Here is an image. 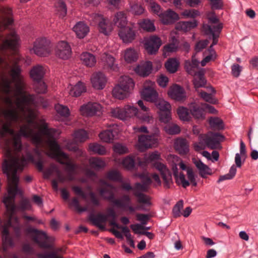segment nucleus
<instances>
[{"label": "nucleus", "instance_id": "1", "mask_svg": "<svg viewBox=\"0 0 258 258\" xmlns=\"http://www.w3.org/2000/svg\"><path fill=\"white\" fill-rule=\"evenodd\" d=\"M21 73V68L18 64H13L11 68L10 74L15 85L13 95L15 99L13 102L10 97H7L5 101L10 108L0 111V142L1 146L4 151L5 159L4 161H7L10 164L16 161L15 167L17 174L18 171H22L27 161L34 163L39 171H42L43 169L42 152L38 147L33 150L37 156V161L35 160L28 149L22 158L13 156V149L18 152L22 149L21 137L30 138L34 144L41 146L44 143V136L46 138V144L49 147L46 135L41 133L42 141L39 144H35L31 136H25L21 133L23 128L26 132L31 131L34 133L41 132L43 124L47 125L43 120H41L40 125L35 121L36 112L32 108V105L36 104L35 97L25 91L23 76Z\"/></svg>", "mask_w": 258, "mask_h": 258}, {"label": "nucleus", "instance_id": "2", "mask_svg": "<svg viewBox=\"0 0 258 258\" xmlns=\"http://www.w3.org/2000/svg\"><path fill=\"white\" fill-rule=\"evenodd\" d=\"M21 133L25 136H31L33 142L35 144L41 142V133L46 135L48 138L49 150L46 151L45 154L49 157L57 160L60 163L66 165V170L68 173V179L70 181L74 179V172L77 165L72 163L68 155L60 150V146L56 141V137L59 134L57 130L48 128L45 124H43L41 132L34 133L32 131L30 132H26L23 128Z\"/></svg>", "mask_w": 258, "mask_h": 258}, {"label": "nucleus", "instance_id": "3", "mask_svg": "<svg viewBox=\"0 0 258 258\" xmlns=\"http://www.w3.org/2000/svg\"><path fill=\"white\" fill-rule=\"evenodd\" d=\"M15 164L16 161H13L10 164L7 161H4L2 164V171L7 176L8 184V195L4 197L3 202L7 209L10 208V215H13L16 209L14 204L15 196L20 192L18 187L19 177L16 174Z\"/></svg>", "mask_w": 258, "mask_h": 258}, {"label": "nucleus", "instance_id": "4", "mask_svg": "<svg viewBox=\"0 0 258 258\" xmlns=\"http://www.w3.org/2000/svg\"><path fill=\"white\" fill-rule=\"evenodd\" d=\"M11 226L13 227L15 235L17 237H20L21 235V226L18 218L17 217H14L13 215H10L9 219L3 226L2 235L4 251L7 250V246L13 247L14 246L13 239L9 236L8 229Z\"/></svg>", "mask_w": 258, "mask_h": 258}, {"label": "nucleus", "instance_id": "5", "mask_svg": "<svg viewBox=\"0 0 258 258\" xmlns=\"http://www.w3.org/2000/svg\"><path fill=\"white\" fill-rule=\"evenodd\" d=\"M100 183L105 185V187L101 188L99 190L100 196L104 200L110 202L117 207L125 206L127 204H128L130 201L128 196H123L120 199H115L114 194L115 187L103 179L100 180Z\"/></svg>", "mask_w": 258, "mask_h": 258}, {"label": "nucleus", "instance_id": "6", "mask_svg": "<svg viewBox=\"0 0 258 258\" xmlns=\"http://www.w3.org/2000/svg\"><path fill=\"white\" fill-rule=\"evenodd\" d=\"M26 232L29 234L33 241L36 243L40 247L45 249L52 248V245L49 242L50 238L46 233L42 231H39L33 227H28L26 229Z\"/></svg>", "mask_w": 258, "mask_h": 258}, {"label": "nucleus", "instance_id": "7", "mask_svg": "<svg viewBox=\"0 0 258 258\" xmlns=\"http://www.w3.org/2000/svg\"><path fill=\"white\" fill-rule=\"evenodd\" d=\"M52 50L50 41L45 37L38 38L34 42L33 47L31 50L38 56H48Z\"/></svg>", "mask_w": 258, "mask_h": 258}, {"label": "nucleus", "instance_id": "8", "mask_svg": "<svg viewBox=\"0 0 258 258\" xmlns=\"http://www.w3.org/2000/svg\"><path fill=\"white\" fill-rule=\"evenodd\" d=\"M173 173L175 179L176 183L178 185H181L184 188L188 186L190 183L194 186L197 185L195 174L192 168H188L186 174L188 180L185 179V175L182 172L178 173V169L175 166L173 168Z\"/></svg>", "mask_w": 258, "mask_h": 258}, {"label": "nucleus", "instance_id": "9", "mask_svg": "<svg viewBox=\"0 0 258 258\" xmlns=\"http://www.w3.org/2000/svg\"><path fill=\"white\" fill-rule=\"evenodd\" d=\"M112 115L121 120H126L127 118L132 117L138 114V109L131 105H126L123 108L116 107L111 109Z\"/></svg>", "mask_w": 258, "mask_h": 258}, {"label": "nucleus", "instance_id": "10", "mask_svg": "<svg viewBox=\"0 0 258 258\" xmlns=\"http://www.w3.org/2000/svg\"><path fill=\"white\" fill-rule=\"evenodd\" d=\"M224 137L219 133H209L207 135H200L199 139L201 142H204L208 148L215 149L217 148Z\"/></svg>", "mask_w": 258, "mask_h": 258}, {"label": "nucleus", "instance_id": "11", "mask_svg": "<svg viewBox=\"0 0 258 258\" xmlns=\"http://www.w3.org/2000/svg\"><path fill=\"white\" fill-rule=\"evenodd\" d=\"M157 143L158 139L155 135H141L139 137L137 148L139 151L143 152L157 145Z\"/></svg>", "mask_w": 258, "mask_h": 258}, {"label": "nucleus", "instance_id": "12", "mask_svg": "<svg viewBox=\"0 0 258 258\" xmlns=\"http://www.w3.org/2000/svg\"><path fill=\"white\" fill-rule=\"evenodd\" d=\"M144 41L146 50L151 55L155 54L162 44L161 39L156 35L145 38Z\"/></svg>", "mask_w": 258, "mask_h": 258}, {"label": "nucleus", "instance_id": "13", "mask_svg": "<svg viewBox=\"0 0 258 258\" xmlns=\"http://www.w3.org/2000/svg\"><path fill=\"white\" fill-rule=\"evenodd\" d=\"M72 50L69 44L64 41L58 43L56 50V55L62 59H68L71 55Z\"/></svg>", "mask_w": 258, "mask_h": 258}, {"label": "nucleus", "instance_id": "14", "mask_svg": "<svg viewBox=\"0 0 258 258\" xmlns=\"http://www.w3.org/2000/svg\"><path fill=\"white\" fill-rule=\"evenodd\" d=\"M102 109L100 104L96 102H88L82 105L80 111L82 115L85 116H93L100 112Z\"/></svg>", "mask_w": 258, "mask_h": 258}, {"label": "nucleus", "instance_id": "15", "mask_svg": "<svg viewBox=\"0 0 258 258\" xmlns=\"http://www.w3.org/2000/svg\"><path fill=\"white\" fill-rule=\"evenodd\" d=\"M118 35L123 43H130L135 39L136 33L133 27L127 26L119 30Z\"/></svg>", "mask_w": 258, "mask_h": 258}, {"label": "nucleus", "instance_id": "16", "mask_svg": "<svg viewBox=\"0 0 258 258\" xmlns=\"http://www.w3.org/2000/svg\"><path fill=\"white\" fill-rule=\"evenodd\" d=\"M168 94L171 98L178 101H183L186 98V93L183 88L177 84L170 87Z\"/></svg>", "mask_w": 258, "mask_h": 258}, {"label": "nucleus", "instance_id": "17", "mask_svg": "<svg viewBox=\"0 0 258 258\" xmlns=\"http://www.w3.org/2000/svg\"><path fill=\"white\" fill-rule=\"evenodd\" d=\"M91 82L95 89L101 90L104 88L107 79L104 74L97 72L92 75L91 78Z\"/></svg>", "mask_w": 258, "mask_h": 258}, {"label": "nucleus", "instance_id": "18", "mask_svg": "<svg viewBox=\"0 0 258 258\" xmlns=\"http://www.w3.org/2000/svg\"><path fill=\"white\" fill-rule=\"evenodd\" d=\"M192 161L198 169L200 175L202 178H207L208 175L212 174V169L208 165L202 162L200 159L193 158Z\"/></svg>", "mask_w": 258, "mask_h": 258}, {"label": "nucleus", "instance_id": "19", "mask_svg": "<svg viewBox=\"0 0 258 258\" xmlns=\"http://www.w3.org/2000/svg\"><path fill=\"white\" fill-rule=\"evenodd\" d=\"M160 18L164 24H171L177 21L179 19V17L174 11L168 10L160 14Z\"/></svg>", "mask_w": 258, "mask_h": 258}, {"label": "nucleus", "instance_id": "20", "mask_svg": "<svg viewBox=\"0 0 258 258\" xmlns=\"http://www.w3.org/2000/svg\"><path fill=\"white\" fill-rule=\"evenodd\" d=\"M152 69V62L148 61L138 64L134 69L136 74L142 77H146L151 72Z\"/></svg>", "mask_w": 258, "mask_h": 258}, {"label": "nucleus", "instance_id": "21", "mask_svg": "<svg viewBox=\"0 0 258 258\" xmlns=\"http://www.w3.org/2000/svg\"><path fill=\"white\" fill-rule=\"evenodd\" d=\"M73 31L78 38H83L89 32V27L84 22L80 21L74 26Z\"/></svg>", "mask_w": 258, "mask_h": 258}, {"label": "nucleus", "instance_id": "22", "mask_svg": "<svg viewBox=\"0 0 258 258\" xmlns=\"http://www.w3.org/2000/svg\"><path fill=\"white\" fill-rule=\"evenodd\" d=\"M175 150L182 155H185L189 152V144L186 140L178 138L174 142Z\"/></svg>", "mask_w": 258, "mask_h": 258}, {"label": "nucleus", "instance_id": "23", "mask_svg": "<svg viewBox=\"0 0 258 258\" xmlns=\"http://www.w3.org/2000/svg\"><path fill=\"white\" fill-rule=\"evenodd\" d=\"M107 215L102 213H99L96 215L91 214L89 216V220L99 229H104L105 227L102 224L107 221Z\"/></svg>", "mask_w": 258, "mask_h": 258}, {"label": "nucleus", "instance_id": "24", "mask_svg": "<svg viewBox=\"0 0 258 258\" xmlns=\"http://www.w3.org/2000/svg\"><path fill=\"white\" fill-rule=\"evenodd\" d=\"M101 60L104 68L114 71H118V65L115 63V58L111 55L104 53Z\"/></svg>", "mask_w": 258, "mask_h": 258}, {"label": "nucleus", "instance_id": "25", "mask_svg": "<svg viewBox=\"0 0 258 258\" xmlns=\"http://www.w3.org/2000/svg\"><path fill=\"white\" fill-rule=\"evenodd\" d=\"M45 73V70L44 67L39 64L33 67L30 72L31 78L36 82L41 81Z\"/></svg>", "mask_w": 258, "mask_h": 258}, {"label": "nucleus", "instance_id": "26", "mask_svg": "<svg viewBox=\"0 0 258 258\" xmlns=\"http://www.w3.org/2000/svg\"><path fill=\"white\" fill-rule=\"evenodd\" d=\"M142 96L147 101L156 102L158 99V95L154 89L148 87L143 90Z\"/></svg>", "mask_w": 258, "mask_h": 258}, {"label": "nucleus", "instance_id": "27", "mask_svg": "<svg viewBox=\"0 0 258 258\" xmlns=\"http://www.w3.org/2000/svg\"><path fill=\"white\" fill-rule=\"evenodd\" d=\"M211 29L210 26H205L204 27V33L207 35L212 36L213 42L210 45V47L212 48L218 43V37L221 31V27L219 26L216 28H215V29L214 30H212Z\"/></svg>", "mask_w": 258, "mask_h": 258}, {"label": "nucleus", "instance_id": "28", "mask_svg": "<svg viewBox=\"0 0 258 258\" xmlns=\"http://www.w3.org/2000/svg\"><path fill=\"white\" fill-rule=\"evenodd\" d=\"M139 57V52L134 48L130 47L124 51V58L127 63H132L137 61Z\"/></svg>", "mask_w": 258, "mask_h": 258}, {"label": "nucleus", "instance_id": "29", "mask_svg": "<svg viewBox=\"0 0 258 258\" xmlns=\"http://www.w3.org/2000/svg\"><path fill=\"white\" fill-rule=\"evenodd\" d=\"M68 89L69 94L73 97H78L86 91L85 85L81 82H79L74 86L70 85Z\"/></svg>", "mask_w": 258, "mask_h": 258}, {"label": "nucleus", "instance_id": "30", "mask_svg": "<svg viewBox=\"0 0 258 258\" xmlns=\"http://www.w3.org/2000/svg\"><path fill=\"white\" fill-rule=\"evenodd\" d=\"M113 21L114 24L120 29L126 26L127 20L126 14L123 12H118L114 16Z\"/></svg>", "mask_w": 258, "mask_h": 258}, {"label": "nucleus", "instance_id": "31", "mask_svg": "<svg viewBox=\"0 0 258 258\" xmlns=\"http://www.w3.org/2000/svg\"><path fill=\"white\" fill-rule=\"evenodd\" d=\"M117 135V132L114 130L109 128L101 132L99 137L101 140L105 143L112 142L115 136Z\"/></svg>", "mask_w": 258, "mask_h": 258}, {"label": "nucleus", "instance_id": "32", "mask_svg": "<svg viewBox=\"0 0 258 258\" xmlns=\"http://www.w3.org/2000/svg\"><path fill=\"white\" fill-rule=\"evenodd\" d=\"M117 85L120 86L124 89L131 92L134 88L135 83L133 80L129 77L122 76L120 78L119 84Z\"/></svg>", "mask_w": 258, "mask_h": 258}, {"label": "nucleus", "instance_id": "33", "mask_svg": "<svg viewBox=\"0 0 258 258\" xmlns=\"http://www.w3.org/2000/svg\"><path fill=\"white\" fill-rule=\"evenodd\" d=\"M80 59L85 65L89 67L94 66L96 62L95 56L93 54L87 52L81 54Z\"/></svg>", "mask_w": 258, "mask_h": 258}, {"label": "nucleus", "instance_id": "34", "mask_svg": "<svg viewBox=\"0 0 258 258\" xmlns=\"http://www.w3.org/2000/svg\"><path fill=\"white\" fill-rule=\"evenodd\" d=\"M194 84L196 88L203 87L206 83V80L204 78V71L203 69L195 73L194 74Z\"/></svg>", "mask_w": 258, "mask_h": 258}, {"label": "nucleus", "instance_id": "35", "mask_svg": "<svg viewBox=\"0 0 258 258\" xmlns=\"http://www.w3.org/2000/svg\"><path fill=\"white\" fill-rule=\"evenodd\" d=\"M190 113L197 119H203L205 117L204 109L195 103H191L189 106Z\"/></svg>", "mask_w": 258, "mask_h": 258}, {"label": "nucleus", "instance_id": "36", "mask_svg": "<svg viewBox=\"0 0 258 258\" xmlns=\"http://www.w3.org/2000/svg\"><path fill=\"white\" fill-rule=\"evenodd\" d=\"M246 157L245 146L243 141L240 143V153H236L235 157V162L237 167H240L242 165L241 159L243 158V161Z\"/></svg>", "mask_w": 258, "mask_h": 258}, {"label": "nucleus", "instance_id": "37", "mask_svg": "<svg viewBox=\"0 0 258 258\" xmlns=\"http://www.w3.org/2000/svg\"><path fill=\"white\" fill-rule=\"evenodd\" d=\"M130 92L121 87L120 86L116 85L112 90V95L116 98L124 99L129 95Z\"/></svg>", "mask_w": 258, "mask_h": 258}, {"label": "nucleus", "instance_id": "38", "mask_svg": "<svg viewBox=\"0 0 258 258\" xmlns=\"http://www.w3.org/2000/svg\"><path fill=\"white\" fill-rule=\"evenodd\" d=\"M99 31L101 33L107 35L112 31V27L109 21L102 18L99 22Z\"/></svg>", "mask_w": 258, "mask_h": 258}, {"label": "nucleus", "instance_id": "39", "mask_svg": "<svg viewBox=\"0 0 258 258\" xmlns=\"http://www.w3.org/2000/svg\"><path fill=\"white\" fill-rule=\"evenodd\" d=\"M151 183V180L150 178H147L146 181H142V183H136L134 189V192L143 193L147 191Z\"/></svg>", "mask_w": 258, "mask_h": 258}, {"label": "nucleus", "instance_id": "40", "mask_svg": "<svg viewBox=\"0 0 258 258\" xmlns=\"http://www.w3.org/2000/svg\"><path fill=\"white\" fill-rule=\"evenodd\" d=\"M198 25V22L194 20L191 21L181 22L178 23L177 28L183 31L187 32L192 28L196 27Z\"/></svg>", "mask_w": 258, "mask_h": 258}, {"label": "nucleus", "instance_id": "41", "mask_svg": "<svg viewBox=\"0 0 258 258\" xmlns=\"http://www.w3.org/2000/svg\"><path fill=\"white\" fill-rule=\"evenodd\" d=\"M179 62L175 58L169 59L165 64L166 70L170 73H175L177 70Z\"/></svg>", "mask_w": 258, "mask_h": 258}, {"label": "nucleus", "instance_id": "42", "mask_svg": "<svg viewBox=\"0 0 258 258\" xmlns=\"http://www.w3.org/2000/svg\"><path fill=\"white\" fill-rule=\"evenodd\" d=\"M11 84L12 82L9 79L4 77L2 78L0 81V85L3 91L6 95H10L12 91Z\"/></svg>", "mask_w": 258, "mask_h": 258}, {"label": "nucleus", "instance_id": "43", "mask_svg": "<svg viewBox=\"0 0 258 258\" xmlns=\"http://www.w3.org/2000/svg\"><path fill=\"white\" fill-rule=\"evenodd\" d=\"M57 14L59 17L64 18L67 13V8L64 2L62 1H58L55 5Z\"/></svg>", "mask_w": 258, "mask_h": 258}, {"label": "nucleus", "instance_id": "44", "mask_svg": "<svg viewBox=\"0 0 258 258\" xmlns=\"http://www.w3.org/2000/svg\"><path fill=\"white\" fill-rule=\"evenodd\" d=\"M89 149L94 153L100 155H105L106 153L105 147L97 143L90 144L89 146Z\"/></svg>", "mask_w": 258, "mask_h": 258}, {"label": "nucleus", "instance_id": "45", "mask_svg": "<svg viewBox=\"0 0 258 258\" xmlns=\"http://www.w3.org/2000/svg\"><path fill=\"white\" fill-rule=\"evenodd\" d=\"M177 113L180 120L182 121H189L190 119V114L187 108L181 106L178 107Z\"/></svg>", "mask_w": 258, "mask_h": 258}, {"label": "nucleus", "instance_id": "46", "mask_svg": "<svg viewBox=\"0 0 258 258\" xmlns=\"http://www.w3.org/2000/svg\"><path fill=\"white\" fill-rule=\"evenodd\" d=\"M76 142H83L88 139V135L86 131L80 129L76 131L74 134Z\"/></svg>", "mask_w": 258, "mask_h": 258}, {"label": "nucleus", "instance_id": "47", "mask_svg": "<svg viewBox=\"0 0 258 258\" xmlns=\"http://www.w3.org/2000/svg\"><path fill=\"white\" fill-rule=\"evenodd\" d=\"M236 168L234 165H233L230 168L229 171L227 174L220 176L217 181L218 183H220L225 180H230L232 179L235 175L236 173Z\"/></svg>", "mask_w": 258, "mask_h": 258}, {"label": "nucleus", "instance_id": "48", "mask_svg": "<svg viewBox=\"0 0 258 258\" xmlns=\"http://www.w3.org/2000/svg\"><path fill=\"white\" fill-rule=\"evenodd\" d=\"M205 26H210V28L212 30H214L216 27L220 26L221 29H222V24L219 23L218 19L215 16L209 18L208 24H204L203 26V31L204 32V27Z\"/></svg>", "mask_w": 258, "mask_h": 258}, {"label": "nucleus", "instance_id": "49", "mask_svg": "<svg viewBox=\"0 0 258 258\" xmlns=\"http://www.w3.org/2000/svg\"><path fill=\"white\" fill-rule=\"evenodd\" d=\"M112 149L114 153L119 155L124 154L129 152V150L126 146L121 143H118L115 144Z\"/></svg>", "mask_w": 258, "mask_h": 258}, {"label": "nucleus", "instance_id": "50", "mask_svg": "<svg viewBox=\"0 0 258 258\" xmlns=\"http://www.w3.org/2000/svg\"><path fill=\"white\" fill-rule=\"evenodd\" d=\"M89 162L90 165L94 169H100L105 166V162L98 158H91Z\"/></svg>", "mask_w": 258, "mask_h": 258}, {"label": "nucleus", "instance_id": "51", "mask_svg": "<svg viewBox=\"0 0 258 258\" xmlns=\"http://www.w3.org/2000/svg\"><path fill=\"white\" fill-rule=\"evenodd\" d=\"M141 27L148 31L153 32L155 30V27L152 21L148 19H145L140 23Z\"/></svg>", "mask_w": 258, "mask_h": 258}, {"label": "nucleus", "instance_id": "52", "mask_svg": "<svg viewBox=\"0 0 258 258\" xmlns=\"http://www.w3.org/2000/svg\"><path fill=\"white\" fill-rule=\"evenodd\" d=\"M157 107L160 110V112L171 111V105L166 101L160 99L156 103Z\"/></svg>", "mask_w": 258, "mask_h": 258}, {"label": "nucleus", "instance_id": "53", "mask_svg": "<svg viewBox=\"0 0 258 258\" xmlns=\"http://www.w3.org/2000/svg\"><path fill=\"white\" fill-rule=\"evenodd\" d=\"M161 176L164 181V186L166 188H170L173 183L172 174L170 171L169 170L161 174Z\"/></svg>", "mask_w": 258, "mask_h": 258}, {"label": "nucleus", "instance_id": "54", "mask_svg": "<svg viewBox=\"0 0 258 258\" xmlns=\"http://www.w3.org/2000/svg\"><path fill=\"white\" fill-rule=\"evenodd\" d=\"M55 109L57 113L62 116L68 117L70 115V110L66 106L57 104L55 106Z\"/></svg>", "mask_w": 258, "mask_h": 258}, {"label": "nucleus", "instance_id": "55", "mask_svg": "<svg viewBox=\"0 0 258 258\" xmlns=\"http://www.w3.org/2000/svg\"><path fill=\"white\" fill-rule=\"evenodd\" d=\"M134 195L137 198L139 203L150 205V198L147 195L140 192H134Z\"/></svg>", "mask_w": 258, "mask_h": 258}, {"label": "nucleus", "instance_id": "56", "mask_svg": "<svg viewBox=\"0 0 258 258\" xmlns=\"http://www.w3.org/2000/svg\"><path fill=\"white\" fill-rule=\"evenodd\" d=\"M122 164L127 170H133L135 166V160L132 157L127 156L122 160Z\"/></svg>", "mask_w": 258, "mask_h": 258}, {"label": "nucleus", "instance_id": "57", "mask_svg": "<svg viewBox=\"0 0 258 258\" xmlns=\"http://www.w3.org/2000/svg\"><path fill=\"white\" fill-rule=\"evenodd\" d=\"M209 124L213 128L221 130L223 128L222 120L216 117H211L209 119Z\"/></svg>", "mask_w": 258, "mask_h": 258}, {"label": "nucleus", "instance_id": "58", "mask_svg": "<svg viewBox=\"0 0 258 258\" xmlns=\"http://www.w3.org/2000/svg\"><path fill=\"white\" fill-rule=\"evenodd\" d=\"M145 156L146 161L149 162V163L158 162V161L161 159L160 154L157 151L149 154H146Z\"/></svg>", "mask_w": 258, "mask_h": 258}, {"label": "nucleus", "instance_id": "59", "mask_svg": "<svg viewBox=\"0 0 258 258\" xmlns=\"http://www.w3.org/2000/svg\"><path fill=\"white\" fill-rule=\"evenodd\" d=\"M175 42L168 44L164 46L163 51L164 53L166 54L167 53L175 52L178 49V44Z\"/></svg>", "mask_w": 258, "mask_h": 258}, {"label": "nucleus", "instance_id": "60", "mask_svg": "<svg viewBox=\"0 0 258 258\" xmlns=\"http://www.w3.org/2000/svg\"><path fill=\"white\" fill-rule=\"evenodd\" d=\"M66 148L69 150L71 151H74L77 152V155L81 156H83L84 152L83 151L79 149L77 145L76 144L73 143L71 142H69L66 145Z\"/></svg>", "mask_w": 258, "mask_h": 258}, {"label": "nucleus", "instance_id": "61", "mask_svg": "<svg viewBox=\"0 0 258 258\" xmlns=\"http://www.w3.org/2000/svg\"><path fill=\"white\" fill-rule=\"evenodd\" d=\"M131 12L136 15H140L143 13L144 9L138 4H134L131 5Z\"/></svg>", "mask_w": 258, "mask_h": 258}, {"label": "nucleus", "instance_id": "62", "mask_svg": "<svg viewBox=\"0 0 258 258\" xmlns=\"http://www.w3.org/2000/svg\"><path fill=\"white\" fill-rule=\"evenodd\" d=\"M199 61L195 58L194 57H192L191 62L189 61H186L185 67L188 73L189 74H191L192 69L197 67L199 65Z\"/></svg>", "mask_w": 258, "mask_h": 258}, {"label": "nucleus", "instance_id": "63", "mask_svg": "<svg viewBox=\"0 0 258 258\" xmlns=\"http://www.w3.org/2000/svg\"><path fill=\"white\" fill-rule=\"evenodd\" d=\"M199 94L201 98H203L205 101L209 102L210 103L215 104L216 102V100L213 98L211 94L207 93L204 91L199 92Z\"/></svg>", "mask_w": 258, "mask_h": 258}, {"label": "nucleus", "instance_id": "64", "mask_svg": "<svg viewBox=\"0 0 258 258\" xmlns=\"http://www.w3.org/2000/svg\"><path fill=\"white\" fill-rule=\"evenodd\" d=\"M182 208L183 202L182 201H179L174 206L172 210L173 214L174 217H178L180 216L181 215V210L182 209Z\"/></svg>", "mask_w": 258, "mask_h": 258}]
</instances>
